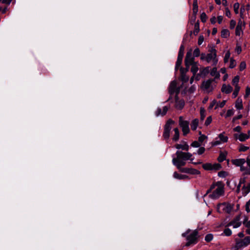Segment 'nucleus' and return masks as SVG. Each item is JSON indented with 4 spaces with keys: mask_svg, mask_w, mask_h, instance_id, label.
Segmentation results:
<instances>
[{
    "mask_svg": "<svg viewBox=\"0 0 250 250\" xmlns=\"http://www.w3.org/2000/svg\"><path fill=\"white\" fill-rule=\"evenodd\" d=\"M213 239V235L211 234H208L205 237V240L207 242H209Z\"/></svg>",
    "mask_w": 250,
    "mask_h": 250,
    "instance_id": "43",
    "label": "nucleus"
},
{
    "mask_svg": "<svg viewBox=\"0 0 250 250\" xmlns=\"http://www.w3.org/2000/svg\"><path fill=\"white\" fill-rule=\"evenodd\" d=\"M250 204H249L248 202L246 204V210L247 212H250Z\"/></svg>",
    "mask_w": 250,
    "mask_h": 250,
    "instance_id": "64",
    "label": "nucleus"
},
{
    "mask_svg": "<svg viewBox=\"0 0 250 250\" xmlns=\"http://www.w3.org/2000/svg\"><path fill=\"white\" fill-rule=\"evenodd\" d=\"M204 40V37L202 35H200L199 37L198 41V44L199 45H201L202 42H203Z\"/></svg>",
    "mask_w": 250,
    "mask_h": 250,
    "instance_id": "57",
    "label": "nucleus"
},
{
    "mask_svg": "<svg viewBox=\"0 0 250 250\" xmlns=\"http://www.w3.org/2000/svg\"><path fill=\"white\" fill-rule=\"evenodd\" d=\"M242 118V115L240 114V115H238L237 116L234 117L232 119V122H235V120L240 119Z\"/></svg>",
    "mask_w": 250,
    "mask_h": 250,
    "instance_id": "63",
    "label": "nucleus"
},
{
    "mask_svg": "<svg viewBox=\"0 0 250 250\" xmlns=\"http://www.w3.org/2000/svg\"><path fill=\"white\" fill-rule=\"evenodd\" d=\"M184 161L185 160H181L177 158H173L172 160L173 164L177 167V168L179 169L180 171L181 169L184 168H182L181 167L184 166L186 165V162Z\"/></svg>",
    "mask_w": 250,
    "mask_h": 250,
    "instance_id": "10",
    "label": "nucleus"
},
{
    "mask_svg": "<svg viewBox=\"0 0 250 250\" xmlns=\"http://www.w3.org/2000/svg\"><path fill=\"white\" fill-rule=\"evenodd\" d=\"M177 88V82L176 81H172L169 85L168 88V92L170 95H172L175 91H176V89Z\"/></svg>",
    "mask_w": 250,
    "mask_h": 250,
    "instance_id": "15",
    "label": "nucleus"
},
{
    "mask_svg": "<svg viewBox=\"0 0 250 250\" xmlns=\"http://www.w3.org/2000/svg\"><path fill=\"white\" fill-rule=\"evenodd\" d=\"M250 94V87L247 86L246 89V94L245 95V98H247Z\"/></svg>",
    "mask_w": 250,
    "mask_h": 250,
    "instance_id": "58",
    "label": "nucleus"
},
{
    "mask_svg": "<svg viewBox=\"0 0 250 250\" xmlns=\"http://www.w3.org/2000/svg\"><path fill=\"white\" fill-rule=\"evenodd\" d=\"M224 193L223 188L221 187H218L210 195L213 198H218Z\"/></svg>",
    "mask_w": 250,
    "mask_h": 250,
    "instance_id": "13",
    "label": "nucleus"
},
{
    "mask_svg": "<svg viewBox=\"0 0 250 250\" xmlns=\"http://www.w3.org/2000/svg\"><path fill=\"white\" fill-rule=\"evenodd\" d=\"M174 177L175 178L179 179H186L188 178V176L186 175L179 174L177 172L174 173Z\"/></svg>",
    "mask_w": 250,
    "mask_h": 250,
    "instance_id": "22",
    "label": "nucleus"
},
{
    "mask_svg": "<svg viewBox=\"0 0 250 250\" xmlns=\"http://www.w3.org/2000/svg\"><path fill=\"white\" fill-rule=\"evenodd\" d=\"M184 50L185 47L183 45H182L180 47V50L178 53V58H181L183 59L184 54Z\"/></svg>",
    "mask_w": 250,
    "mask_h": 250,
    "instance_id": "28",
    "label": "nucleus"
},
{
    "mask_svg": "<svg viewBox=\"0 0 250 250\" xmlns=\"http://www.w3.org/2000/svg\"><path fill=\"white\" fill-rule=\"evenodd\" d=\"M205 151V148L204 147H200L198 150V154L199 155L202 154Z\"/></svg>",
    "mask_w": 250,
    "mask_h": 250,
    "instance_id": "59",
    "label": "nucleus"
},
{
    "mask_svg": "<svg viewBox=\"0 0 250 250\" xmlns=\"http://www.w3.org/2000/svg\"><path fill=\"white\" fill-rule=\"evenodd\" d=\"M235 107L238 109H241L243 108V104L242 99L238 98L235 102Z\"/></svg>",
    "mask_w": 250,
    "mask_h": 250,
    "instance_id": "23",
    "label": "nucleus"
},
{
    "mask_svg": "<svg viewBox=\"0 0 250 250\" xmlns=\"http://www.w3.org/2000/svg\"><path fill=\"white\" fill-rule=\"evenodd\" d=\"M191 146L193 147H198L201 146V143L199 141H195L192 143Z\"/></svg>",
    "mask_w": 250,
    "mask_h": 250,
    "instance_id": "44",
    "label": "nucleus"
},
{
    "mask_svg": "<svg viewBox=\"0 0 250 250\" xmlns=\"http://www.w3.org/2000/svg\"><path fill=\"white\" fill-rule=\"evenodd\" d=\"M200 54V49L198 48H196L193 52V55L195 57H198L199 56Z\"/></svg>",
    "mask_w": 250,
    "mask_h": 250,
    "instance_id": "51",
    "label": "nucleus"
},
{
    "mask_svg": "<svg viewBox=\"0 0 250 250\" xmlns=\"http://www.w3.org/2000/svg\"><path fill=\"white\" fill-rule=\"evenodd\" d=\"M245 25V23L244 21H242L241 20H239L235 29V35L236 36H240V35L243 33L242 27V26H244Z\"/></svg>",
    "mask_w": 250,
    "mask_h": 250,
    "instance_id": "12",
    "label": "nucleus"
},
{
    "mask_svg": "<svg viewBox=\"0 0 250 250\" xmlns=\"http://www.w3.org/2000/svg\"><path fill=\"white\" fill-rule=\"evenodd\" d=\"M221 91L223 92H225L226 94H229L232 91V87L229 85H226L224 84L222 86Z\"/></svg>",
    "mask_w": 250,
    "mask_h": 250,
    "instance_id": "17",
    "label": "nucleus"
},
{
    "mask_svg": "<svg viewBox=\"0 0 250 250\" xmlns=\"http://www.w3.org/2000/svg\"><path fill=\"white\" fill-rule=\"evenodd\" d=\"M216 104V101L214 100L208 106V109H210L212 108L214 105Z\"/></svg>",
    "mask_w": 250,
    "mask_h": 250,
    "instance_id": "60",
    "label": "nucleus"
},
{
    "mask_svg": "<svg viewBox=\"0 0 250 250\" xmlns=\"http://www.w3.org/2000/svg\"><path fill=\"white\" fill-rule=\"evenodd\" d=\"M246 64L245 62H242L239 65V69L240 71H242L246 68Z\"/></svg>",
    "mask_w": 250,
    "mask_h": 250,
    "instance_id": "46",
    "label": "nucleus"
},
{
    "mask_svg": "<svg viewBox=\"0 0 250 250\" xmlns=\"http://www.w3.org/2000/svg\"><path fill=\"white\" fill-rule=\"evenodd\" d=\"M245 162L244 159H234L231 160L232 163L236 166H242Z\"/></svg>",
    "mask_w": 250,
    "mask_h": 250,
    "instance_id": "16",
    "label": "nucleus"
},
{
    "mask_svg": "<svg viewBox=\"0 0 250 250\" xmlns=\"http://www.w3.org/2000/svg\"><path fill=\"white\" fill-rule=\"evenodd\" d=\"M236 65V61L232 58H230V64H229V68H234Z\"/></svg>",
    "mask_w": 250,
    "mask_h": 250,
    "instance_id": "38",
    "label": "nucleus"
},
{
    "mask_svg": "<svg viewBox=\"0 0 250 250\" xmlns=\"http://www.w3.org/2000/svg\"><path fill=\"white\" fill-rule=\"evenodd\" d=\"M194 60V58L192 57L191 51L188 52L185 60L186 67H188L190 64L195 63Z\"/></svg>",
    "mask_w": 250,
    "mask_h": 250,
    "instance_id": "9",
    "label": "nucleus"
},
{
    "mask_svg": "<svg viewBox=\"0 0 250 250\" xmlns=\"http://www.w3.org/2000/svg\"><path fill=\"white\" fill-rule=\"evenodd\" d=\"M240 87L238 85H235L234 90L232 94L234 98H235L238 95V92L240 90Z\"/></svg>",
    "mask_w": 250,
    "mask_h": 250,
    "instance_id": "37",
    "label": "nucleus"
},
{
    "mask_svg": "<svg viewBox=\"0 0 250 250\" xmlns=\"http://www.w3.org/2000/svg\"><path fill=\"white\" fill-rule=\"evenodd\" d=\"M162 111L161 108H159L157 109L156 112V115L157 116H158L159 115H162Z\"/></svg>",
    "mask_w": 250,
    "mask_h": 250,
    "instance_id": "62",
    "label": "nucleus"
},
{
    "mask_svg": "<svg viewBox=\"0 0 250 250\" xmlns=\"http://www.w3.org/2000/svg\"><path fill=\"white\" fill-rule=\"evenodd\" d=\"M198 12L197 0H194L193 2V14L195 16Z\"/></svg>",
    "mask_w": 250,
    "mask_h": 250,
    "instance_id": "25",
    "label": "nucleus"
},
{
    "mask_svg": "<svg viewBox=\"0 0 250 250\" xmlns=\"http://www.w3.org/2000/svg\"><path fill=\"white\" fill-rule=\"evenodd\" d=\"M221 168V166L219 164H214L212 165V169L217 170Z\"/></svg>",
    "mask_w": 250,
    "mask_h": 250,
    "instance_id": "45",
    "label": "nucleus"
},
{
    "mask_svg": "<svg viewBox=\"0 0 250 250\" xmlns=\"http://www.w3.org/2000/svg\"><path fill=\"white\" fill-rule=\"evenodd\" d=\"M199 120L198 119H194L191 124V128L193 130H195L198 125Z\"/></svg>",
    "mask_w": 250,
    "mask_h": 250,
    "instance_id": "21",
    "label": "nucleus"
},
{
    "mask_svg": "<svg viewBox=\"0 0 250 250\" xmlns=\"http://www.w3.org/2000/svg\"><path fill=\"white\" fill-rule=\"evenodd\" d=\"M174 124V121L169 119H168L164 126V132L163 137L165 139L167 140L170 136V131L171 129V125Z\"/></svg>",
    "mask_w": 250,
    "mask_h": 250,
    "instance_id": "2",
    "label": "nucleus"
},
{
    "mask_svg": "<svg viewBox=\"0 0 250 250\" xmlns=\"http://www.w3.org/2000/svg\"><path fill=\"white\" fill-rule=\"evenodd\" d=\"M236 25V22L234 20H232L230 21V28L232 29L234 28Z\"/></svg>",
    "mask_w": 250,
    "mask_h": 250,
    "instance_id": "54",
    "label": "nucleus"
},
{
    "mask_svg": "<svg viewBox=\"0 0 250 250\" xmlns=\"http://www.w3.org/2000/svg\"><path fill=\"white\" fill-rule=\"evenodd\" d=\"M233 111L232 109H229L227 111V114L226 115V117H230L231 116H232V115H233Z\"/></svg>",
    "mask_w": 250,
    "mask_h": 250,
    "instance_id": "53",
    "label": "nucleus"
},
{
    "mask_svg": "<svg viewBox=\"0 0 250 250\" xmlns=\"http://www.w3.org/2000/svg\"><path fill=\"white\" fill-rule=\"evenodd\" d=\"M247 221V219H245V220L244 221L243 224L245 225V226L248 228H250V221Z\"/></svg>",
    "mask_w": 250,
    "mask_h": 250,
    "instance_id": "61",
    "label": "nucleus"
},
{
    "mask_svg": "<svg viewBox=\"0 0 250 250\" xmlns=\"http://www.w3.org/2000/svg\"><path fill=\"white\" fill-rule=\"evenodd\" d=\"M209 67H206L202 69V70H201L200 71V75L205 77L207 74H208L209 70Z\"/></svg>",
    "mask_w": 250,
    "mask_h": 250,
    "instance_id": "26",
    "label": "nucleus"
},
{
    "mask_svg": "<svg viewBox=\"0 0 250 250\" xmlns=\"http://www.w3.org/2000/svg\"><path fill=\"white\" fill-rule=\"evenodd\" d=\"M232 208L233 207L230 204L223 203L217 205V210L220 213L221 212L222 210L228 213H229Z\"/></svg>",
    "mask_w": 250,
    "mask_h": 250,
    "instance_id": "3",
    "label": "nucleus"
},
{
    "mask_svg": "<svg viewBox=\"0 0 250 250\" xmlns=\"http://www.w3.org/2000/svg\"><path fill=\"white\" fill-rule=\"evenodd\" d=\"M226 155L224 154L223 153L221 152L220 153L219 157L217 158V160L219 162H222L224 161L226 159Z\"/></svg>",
    "mask_w": 250,
    "mask_h": 250,
    "instance_id": "36",
    "label": "nucleus"
},
{
    "mask_svg": "<svg viewBox=\"0 0 250 250\" xmlns=\"http://www.w3.org/2000/svg\"><path fill=\"white\" fill-rule=\"evenodd\" d=\"M229 36V32L228 29H223L221 31V37L227 38Z\"/></svg>",
    "mask_w": 250,
    "mask_h": 250,
    "instance_id": "29",
    "label": "nucleus"
},
{
    "mask_svg": "<svg viewBox=\"0 0 250 250\" xmlns=\"http://www.w3.org/2000/svg\"><path fill=\"white\" fill-rule=\"evenodd\" d=\"M210 75L212 76H215V78H218L219 77V74L217 72L216 67L212 68L210 72Z\"/></svg>",
    "mask_w": 250,
    "mask_h": 250,
    "instance_id": "30",
    "label": "nucleus"
},
{
    "mask_svg": "<svg viewBox=\"0 0 250 250\" xmlns=\"http://www.w3.org/2000/svg\"><path fill=\"white\" fill-rule=\"evenodd\" d=\"M168 109H169V108L167 106H165L163 107L162 114V116H164V115H165L166 114Z\"/></svg>",
    "mask_w": 250,
    "mask_h": 250,
    "instance_id": "55",
    "label": "nucleus"
},
{
    "mask_svg": "<svg viewBox=\"0 0 250 250\" xmlns=\"http://www.w3.org/2000/svg\"><path fill=\"white\" fill-rule=\"evenodd\" d=\"M190 65H191V71L193 73V74H196L198 70V68L196 65V63L195 62Z\"/></svg>",
    "mask_w": 250,
    "mask_h": 250,
    "instance_id": "32",
    "label": "nucleus"
},
{
    "mask_svg": "<svg viewBox=\"0 0 250 250\" xmlns=\"http://www.w3.org/2000/svg\"><path fill=\"white\" fill-rule=\"evenodd\" d=\"M236 247L237 249H239L250 244V236H247L244 239L239 241L236 239Z\"/></svg>",
    "mask_w": 250,
    "mask_h": 250,
    "instance_id": "6",
    "label": "nucleus"
},
{
    "mask_svg": "<svg viewBox=\"0 0 250 250\" xmlns=\"http://www.w3.org/2000/svg\"><path fill=\"white\" fill-rule=\"evenodd\" d=\"M242 192L243 195H246L250 191V183L247 184V186L245 185L243 186Z\"/></svg>",
    "mask_w": 250,
    "mask_h": 250,
    "instance_id": "19",
    "label": "nucleus"
},
{
    "mask_svg": "<svg viewBox=\"0 0 250 250\" xmlns=\"http://www.w3.org/2000/svg\"><path fill=\"white\" fill-rule=\"evenodd\" d=\"M250 135L242 133L239 135V140L241 142L245 141L246 139L249 138Z\"/></svg>",
    "mask_w": 250,
    "mask_h": 250,
    "instance_id": "24",
    "label": "nucleus"
},
{
    "mask_svg": "<svg viewBox=\"0 0 250 250\" xmlns=\"http://www.w3.org/2000/svg\"><path fill=\"white\" fill-rule=\"evenodd\" d=\"M227 172L224 171H221L218 172V176L222 177H225L227 175Z\"/></svg>",
    "mask_w": 250,
    "mask_h": 250,
    "instance_id": "56",
    "label": "nucleus"
},
{
    "mask_svg": "<svg viewBox=\"0 0 250 250\" xmlns=\"http://www.w3.org/2000/svg\"><path fill=\"white\" fill-rule=\"evenodd\" d=\"M207 138V137L206 136H205V135H201L199 138H198V141L200 143H202L205 139H206Z\"/></svg>",
    "mask_w": 250,
    "mask_h": 250,
    "instance_id": "52",
    "label": "nucleus"
},
{
    "mask_svg": "<svg viewBox=\"0 0 250 250\" xmlns=\"http://www.w3.org/2000/svg\"><path fill=\"white\" fill-rule=\"evenodd\" d=\"M214 79H211L202 82L201 88L207 91L208 92H211L213 90V87L211 85V83L214 82Z\"/></svg>",
    "mask_w": 250,
    "mask_h": 250,
    "instance_id": "5",
    "label": "nucleus"
},
{
    "mask_svg": "<svg viewBox=\"0 0 250 250\" xmlns=\"http://www.w3.org/2000/svg\"><path fill=\"white\" fill-rule=\"evenodd\" d=\"M249 149L248 146H244L243 145L240 146V148L239 149V151H246Z\"/></svg>",
    "mask_w": 250,
    "mask_h": 250,
    "instance_id": "48",
    "label": "nucleus"
},
{
    "mask_svg": "<svg viewBox=\"0 0 250 250\" xmlns=\"http://www.w3.org/2000/svg\"><path fill=\"white\" fill-rule=\"evenodd\" d=\"M198 232L197 230L193 231L190 235L187 236V239L188 242L186 244V247H188L192 244H196L197 242V235Z\"/></svg>",
    "mask_w": 250,
    "mask_h": 250,
    "instance_id": "4",
    "label": "nucleus"
},
{
    "mask_svg": "<svg viewBox=\"0 0 250 250\" xmlns=\"http://www.w3.org/2000/svg\"><path fill=\"white\" fill-rule=\"evenodd\" d=\"M233 8L235 13L237 14L238 13V9L239 8V3H235L233 5Z\"/></svg>",
    "mask_w": 250,
    "mask_h": 250,
    "instance_id": "41",
    "label": "nucleus"
},
{
    "mask_svg": "<svg viewBox=\"0 0 250 250\" xmlns=\"http://www.w3.org/2000/svg\"><path fill=\"white\" fill-rule=\"evenodd\" d=\"M224 132L223 133L220 134L219 135V138H220L221 142H222L223 143H226L228 141V138L227 136H225L224 135Z\"/></svg>",
    "mask_w": 250,
    "mask_h": 250,
    "instance_id": "33",
    "label": "nucleus"
},
{
    "mask_svg": "<svg viewBox=\"0 0 250 250\" xmlns=\"http://www.w3.org/2000/svg\"><path fill=\"white\" fill-rule=\"evenodd\" d=\"M199 21H198L196 23H195L194 25V30L193 31V33L194 35H196L199 32Z\"/></svg>",
    "mask_w": 250,
    "mask_h": 250,
    "instance_id": "35",
    "label": "nucleus"
},
{
    "mask_svg": "<svg viewBox=\"0 0 250 250\" xmlns=\"http://www.w3.org/2000/svg\"><path fill=\"white\" fill-rule=\"evenodd\" d=\"M224 233L226 236H230L231 234L230 229L228 228H226L224 229Z\"/></svg>",
    "mask_w": 250,
    "mask_h": 250,
    "instance_id": "50",
    "label": "nucleus"
},
{
    "mask_svg": "<svg viewBox=\"0 0 250 250\" xmlns=\"http://www.w3.org/2000/svg\"><path fill=\"white\" fill-rule=\"evenodd\" d=\"M239 77L238 76H236L234 77V78L233 79L232 83L233 85H238V83L239 82Z\"/></svg>",
    "mask_w": 250,
    "mask_h": 250,
    "instance_id": "42",
    "label": "nucleus"
},
{
    "mask_svg": "<svg viewBox=\"0 0 250 250\" xmlns=\"http://www.w3.org/2000/svg\"><path fill=\"white\" fill-rule=\"evenodd\" d=\"M183 143H184V145L176 144L175 145V147L177 149H182L183 150L188 151L189 149V146L186 142Z\"/></svg>",
    "mask_w": 250,
    "mask_h": 250,
    "instance_id": "18",
    "label": "nucleus"
},
{
    "mask_svg": "<svg viewBox=\"0 0 250 250\" xmlns=\"http://www.w3.org/2000/svg\"><path fill=\"white\" fill-rule=\"evenodd\" d=\"M179 125L182 128L183 135L186 136L190 131L189 128V122L187 121H184L183 120V117L180 116L179 118Z\"/></svg>",
    "mask_w": 250,
    "mask_h": 250,
    "instance_id": "1",
    "label": "nucleus"
},
{
    "mask_svg": "<svg viewBox=\"0 0 250 250\" xmlns=\"http://www.w3.org/2000/svg\"><path fill=\"white\" fill-rule=\"evenodd\" d=\"M181 172L190 173L191 174H200V172L199 170L194 168H184L183 169H181Z\"/></svg>",
    "mask_w": 250,
    "mask_h": 250,
    "instance_id": "14",
    "label": "nucleus"
},
{
    "mask_svg": "<svg viewBox=\"0 0 250 250\" xmlns=\"http://www.w3.org/2000/svg\"><path fill=\"white\" fill-rule=\"evenodd\" d=\"M203 168L207 170H212V165L210 163H206L203 165Z\"/></svg>",
    "mask_w": 250,
    "mask_h": 250,
    "instance_id": "31",
    "label": "nucleus"
},
{
    "mask_svg": "<svg viewBox=\"0 0 250 250\" xmlns=\"http://www.w3.org/2000/svg\"><path fill=\"white\" fill-rule=\"evenodd\" d=\"M182 59H181V58H177V61L176 62V69H178L180 66L181 65V63H182Z\"/></svg>",
    "mask_w": 250,
    "mask_h": 250,
    "instance_id": "49",
    "label": "nucleus"
},
{
    "mask_svg": "<svg viewBox=\"0 0 250 250\" xmlns=\"http://www.w3.org/2000/svg\"><path fill=\"white\" fill-rule=\"evenodd\" d=\"M230 53L229 51H228L225 54L224 61L225 63H227L229 62V59L230 57Z\"/></svg>",
    "mask_w": 250,
    "mask_h": 250,
    "instance_id": "39",
    "label": "nucleus"
},
{
    "mask_svg": "<svg viewBox=\"0 0 250 250\" xmlns=\"http://www.w3.org/2000/svg\"><path fill=\"white\" fill-rule=\"evenodd\" d=\"M185 105V102L183 100H180L176 102V107L179 109H182Z\"/></svg>",
    "mask_w": 250,
    "mask_h": 250,
    "instance_id": "27",
    "label": "nucleus"
},
{
    "mask_svg": "<svg viewBox=\"0 0 250 250\" xmlns=\"http://www.w3.org/2000/svg\"><path fill=\"white\" fill-rule=\"evenodd\" d=\"M206 116V110L203 107L200 108V120L203 121Z\"/></svg>",
    "mask_w": 250,
    "mask_h": 250,
    "instance_id": "34",
    "label": "nucleus"
},
{
    "mask_svg": "<svg viewBox=\"0 0 250 250\" xmlns=\"http://www.w3.org/2000/svg\"><path fill=\"white\" fill-rule=\"evenodd\" d=\"M176 154L177 155V158L185 161L190 159V157L192 156V154L190 153L184 152L180 151H177Z\"/></svg>",
    "mask_w": 250,
    "mask_h": 250,
    "instance_id": "7",
    "label": "nucleus"
},
{
    "mask_svg": "<svg viewBox=\"0 0 250 250\" xmlns=\"http://www.w3.org/2000/svg\"><path fill=\"white\" fill-rule=\"evenodd\" d=\"M209 51L210 53L207 55V62H209L212 59L213 61H214L215 63H216V62H217V59H216V50L214 48H211V49Z\"/></svg>",
    "mask_w": 250,
    "mask_h": 250,
    "instance_id": "8",
    "label": "nucleus"
},
{
    "mask_svg": "<svg viewBox=\"0 0 250 250\" xmlns=\"http://www.w3.org/2000/svg\"><path fill=\"white\" fill-rule=\"evenodd\" d=\"M173 130L174 131V135L172 137V140L176 142L179 139V131L178 128H175Z\"/></svg>",
    "mask_w": 250,
    "mask_h": 250,
    "instance_id": "20",
    "label": "nucleus"
},
{
    "mask_svg": "<svg viewBox=\"0 0 250 250\" xmlns=\"http://www.w3.org/2000/svg\"><path fill=\"white\" fill-rule=\"evenodd\" d=\"M201 20L203 22H205L207 19V16L205 13L203 12L200 16Z\"/></svg>",
    "mask_w": 250,
    "mask_h": 250,
    "instance_id": "40",
    "label": "nucleus"
},
{
    "mask_svg": "<svg viewBox=\"0 0 250 250\" xmlns=\"http://www.w3.org/2000/svg\"><path fill=\"white\" fill-rule=\"evenodd\" d=\"M211 121H212V118H211V116H210L208 117L207 118V119H206L205 123V125H206V126L208 125L211 123Z\"/></svg>",
    "mask_w": 250,
    "mask_h": 250,
    "instance_id": "47",
    "label": "nucleus"
},
{
    "mask_svg": "<svg viewBox=\"0 0 250 250\" xmlns=\"http://www.w3.org/2000/svg\"><path fill=\"white\" fill-rule=\"evenodd\" d=\"M240 218V215H237L235 217V218L229 223H228L226 227H229V226L232 225L234 228H236L239 227L241 223L239 221Z\"/></svg>",
    "mask_w": 250,
    "mask_h": 250,
    "instance_id": "11",
    "label": "nucleus"
}]
</instances>
